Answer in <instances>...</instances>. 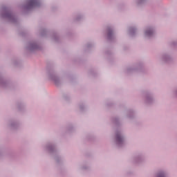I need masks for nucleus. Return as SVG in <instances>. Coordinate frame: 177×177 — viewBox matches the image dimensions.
Masks as SVG:
<instances>
[{
  "instance_id": "obj_2",
  "label": "nucleus",
  "mask_w": 177,
  "mask_h": 177,
  "mask_svg": "<svg viewBox=\"0 0 177 177\" xmlns=\"http://www.w3.org/2000/svg\"><path fill=\"white\" fill-rule=\"evenodd\" d=\"M116 140H117L118 143H121L122 142V137H121V136H120V134H118L116 136Z\"/></svg>"
},
{
  "instance_id": "obj_3",
  "label": "nucleus",
  "mask_w": 177,
  "mask_h": 177,
  "mask_svg": "<svg viewBox=\"0 0 177 177\" xmlns=\"http://www.w3.org/2000/svg\"><path fill=\"white\" fill-rule=\"evenodd\" d=\"M30 6H37V1L31 0L29 3Z\"/></svg>"
},
{
  "instance_id": "obj_1",
  "label": "nucleus",
  "mask_w": 177,
  "mask_h": 177,
  "mask_svg": "<svg viewBox=\"0 0 177 177\" xmlns=\"http://www.w3.org/2000/svg\"><path fill=\"white\" fill-rule=\"evenodd\" d=\"M145 35L147 37H151V35H153V30L151 29L147 30Z\"/></svg>"
},
{
  "instance_id": "obj_4",
  "label": "nucleus",
  "mask_w": 177,
  "mask_h": 177,
  "mask_svg": "<svg viewBox=\"0 0 177 177\" xmlns=\"http://www.w3.org/2000/svg\"><path fill=\"white\" fill-rule=\"evenodd\" d=\"M158 177H165V176H164V174H162V173L159 174L158 175Z\"/></svg>"
}]
</instances>
